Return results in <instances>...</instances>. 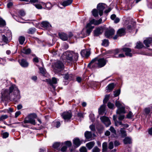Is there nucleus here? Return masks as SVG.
Instances as JSON below:
<instances>
[{
    "instance_id": "f257e3e1",
    "label": "nucleus",
    "mask_w": 152,
    "mask_h": 152,
    "mask_svg": "<svg viewBox=\"0 0 152 152\" xmlns=\"http://www.w3.org/2000/svg\"><path fill=\"white\" fill-rule=\"evenodd\" d=\"M107 61L104 58H99L96 57L93 59L88 64V66L92 68L96 67H102L105 65Z\"/></svg>"
},
{
    "instance_id": "f03ea898",
    "label": "nucleus",
    "mask_w": 152,
    "mask_h": 152,
    "mask_svg": "<svg viewBox=\"0 0 152 152\" xmlns=\"http://www.w3.org/2000/svg\"><path fill=\"white\" fill-rule=\"evenodd\" d=\"M10 92L13 94L10 96V99L12 100L15 102H18L20 99V92L18 88L15 85H12L10 87Z\"/></svg>"
},
{
    "instance_id": "7ed1b4c3",
    "label": "nucleus",
    "mask_w": 152,
    "mask_h": 152,
    "mask_svg": "<svg viewBox=\"0 0 152 152\" xmlns=\"http://www.w3.org/2000/svg\"><path fill=\"white\" fill-rule=\"evenodd\" d=\"M37 117V115L36 114L34 113L30 114L25 118L24 122L25 124L30 123L35 125L36 123L34 119Z\"/></svg>"
},
{
    "instance_id": "20e7f679",
    "label": "nucleus",
    "mask_w": 152,
    "mask_h": 152,
    "mask_svg": "<svg viewBox=\"0 0 152 152\" xmlns=\"http://www.w3.org/2000/svg\"><path fill=\"white\" fill-rule=\"evenodd\" d=\"M12 93L10 92L9 91L6 89H3L1 91V99L3 100L10 99V94Z\"/></svg>"
},
{
    "instance_id": "39448f33",
    "label": "nucleus",
    "mask_w": 152,
    "mask_h": 152,
    "mask_svg": "<svg viewBox=\"0 0 152 152\" xmlns=\"http://www.w3.org/2000/svg\"><path fill=\"white\" fill-rule=\"evenodd\" d=\"M64 67L63 63L60 61H58L54 64V71L58 73L63 69Z\"/></svg>"
},
{
    "instance_id": "423d86ee",
    "label": "nucleus",
    "mask_w": 152,
    "mask_h": 152,
    "mask_svg": "<svg viewBox=\"0 0 152 152\" xmlns=\"http://www.w3.org/2000/svg\"><path fill=\"white\" fill-rule=\"evenodd\" d=\"M115 31L113 28H110L106 29L105 32V36L107 38H110L114 34Z\"/></svg>"
},
{
    "instance_id": "0eeeda50",
    "label": "nucleus",
    "mask_w": 152,
    "mask_h": 152,
    "mask_svg": "<svg viewBox=\"0 0 152 152\" xmlns=\"http://www.w3.org/2000/svg\"><path fill=\"white\" fill-rule=\"evenodd\" d=\"M61 116L65 120H68L71 118L72 113L70 111L65 112L61 114Z\"/></svg>"
},
{
    "instance_id": "6e6552de",
    "label": "nucleus",
    "mask_w": 152,
    "mask_h": 152,
    "mask_svg": "<svg viewBox=\"0 0 152 152\" xmlns=\"http://www.w3.org/2000/svg\"><path fill=\"white\" fill-rule=\"evenodd\" d=\"M100 119L102 121L107 127L109 126L110 124V121L107 117L105 116H103L101 117Z\"/></svg>"
},
{
    "instance_id": "1a4fd4ad",
    "label": "nucleus",
    "mask_w": 152,
    "mask_h": 152,
    "mask_svg": "<svg viewBox=\"0 0 152 152\" xmlns=\"http://www.w3.org/2000/svg\"><path fill=\"white\" fill-rule=\"evenodd\" d=\"M105 4H99L97 6V10L99 12V14L100 16L103 15V11L105 9Z\"/></svg>"
},
{
    "instance_id": "9d476101",
    "label": "nucleus",
    "mask_w": 152,
    "mask_h": 152,
    "mask_svg": "<svg viewBox=\"0 0 152 152\" xmlns=\"http://www.w3.org/2000/svg\"><path fill=\"white\" fill-rule=\"evenodd\" d=\"M58 35L60 38L63 41H66L68 39V37H71L72 35V34H70L68 36L67 34L65 33H59Z\"/></svg>"
},
{
    "instance_id": "9b49d317",
    "label": "nucleus",
    "mask_w": 152,
    "mask_h": 152,
    "mask_svg": "<svg viewBox=\"0 0 152 152\" xmlns=\"http://www.w3.org/2000/svg\"><path fill=\"white\" fill-rule=\"evenodd\" d=\"M102 23V18H100L98 20H96L94 19H92L90 21L89 23H91V25L93 24L96 25H97Z\"/></svg>"
},
{
    "instance_id": "f8f14e48",
    "label": "nucleus",
    "mask_w": 152,
    "mask_h": 152,
    "mask_svg": "<svg viewBox=\"0 0 152 152\" xmlns=\"http://www.w3.org/2000/svg\"><path fill=\"white\" fill-rule=\"evenodd\" d=\"M58 80L55 77L52 78V80H49L48 82L52 86L54 89H55V86L53 85V84H56L57 83Z\"/></svg>"
},
{
    "instance_id": "ddd939ff",
    "label": "nucleus",
    "mask_w": 152,
    "mask_h": 152,
    "mask_svg": "<svg viewBox=\"0 0 152 152\" xmlns=\"http://www.w3.org/2000/svg\"><path fill=\"white\" fill-rule=\"evenodd\" d=\"M18 61L20 65L23 67H27L28 65V62L24 59L19 60Z\"/></svg>"
},
{
    "instance_id": "4468645a",
    "label": "nucleus",
    "mask_w": 152,
    "mask_h": 152,
    "mask_svg": "<svg viewBox=\"0 0 152 152\" xmlns=\"http://www.w3.org/2000/svg\"><path fill=\"white\" fill-rule=\"evenodd\" d=\"M80 54L82 56H85L87 58L90 55V50L88 49L86 50H82L80 52Z\"/></svg>"
},
{
    "instance_id": "2eb2a0df",
    "label": "nucleus",
    "mask_w": 152,
    "mask_h": 152,
    "mask_svg": "<svg viewBox=\"0 0 152 152\" xmlns=\"http://www.w3.org/2000/svg\"><path fill=\"white\" fill-rule=\"evenodd\" d=\"M123 51L125 52V54L126 56L129 57L132 56V54L130 53L132 50L130 48H122Z\"/></svg>"
},
{
    "instance_id": "dca6fc26",
    "label": "nucleus",
    "mask_w": 152,
    "mask_h": 152,
    "mask_svg": "<svg viewBox=\"0 0 152 152\" xmlns=\"http://www.w3.org/2000/svg\"><path fill=\"white\" fill-rule=\"evenodd\" d=\"M84 135L85 137L87 140H92L93 134L91 132L86 131L85 132Z\"/></svg>"
},
{
    "instance_id": "f3484780",
    "label": "nucleus",
    "mask_w": 152,
    "mask_h": 152,
    "mask_svg": "<svg viewBox=\"0 0 152 152\" xmlns=\"http://www.w3.org/2000/svg\"><path fill=\"white\" fill-rule=\"evenodd\" d=\"M41 26L42 27L46 29L48 28L51 26V25L50 23L47 21L42 22L41 23Z\"/></svg>"
},
{
    "instance_id": "a211bd4d",
    "label": "nucleus",
    "mask_w": 152,
    "mask_h": 152,
    "mask_svg": "<svg viewBox=\"0 0 152 152\" xmlns=\"http://www.w3.org/2000/svg\"><path fill=\"white\" fill-rule=\"evenodd\" d=\"M66 59L70 61H73V53L72 51L67 52L66 53Z\"/></svg>"
},
{
    "instance_id": "6ab92c4d",
    "label": "nucleus",
    "mask_w": 152,
    "mask_h": 152,
    "mask_svg": "<svg viewBox=\"0 0 152 152\" xmlns=\"http://www.w3.org/2000/svg\"><path fill=\"white\" fill-rule=\"evenodd\" d=\"M86 27L87 28L86 32L87 34H89L91 32L92 30L94 28V27L91 26V23H89L87 24Z\"/></svg>"
},
{
    "instance_id": "aec40b11",
    "label": "nucleus",
    "mask_w": 152,
    "mask_h": 152,
    "mask_svg": "<svg viewBox=\"0 0 152 152\" xmlns=\"http://www.w3.org/2000/svg\"><path fill=\"white\" fill-rule=\"evenodd\" d=\"M151 108L150 107H146L144 109L145 113L146 115H150L152 113V104L150 105Z\"/></svg>"
},
{
    "instance_id": "412c9836",
    "label": "nucleus",
    "mask_w": 152,
    "mask_h": 152,
    "mask_svg": "<svg viewBox=\"0 0 152 152\" xmlns=\"http://www.w3.org/2000/svg\"><path fill=\"white\" fill-rule=\"evenodd\" d=\"M103 29L102 27H99L97 28L94 31V35L96 36H98L102 33L101 31Z\"/></svg>"
},
{
    "instance_id": "4be33fe9",
    "label": "nucleus",
    "mask_w": 152,
    "mask_h": 152,
    "mask_svg": "<svg viewBox=\"0 0 152 152\" xmlns=\"http://www.w3.org/2000/svg\"><path fill=\"white\" fill-rule=\"evenodd\" d=\"M105 106L104 104L102 105L99 109V114L103 115L105 111Z\"/></svg>"
},
{
    "instance_id": "5701e85b",
    "label": "nucleus",
    "mask_w": 152,
    "mask_h": 152,
    "mask_svg": "<svg viewBox=\"0 0 152 152\" xmlns=\"http://www.w3.org/2000/svg\"><path fill=\"white\" fill-rule=\"evenodd\" d=\"M152 42V38H149L145 40L144 41V43L145 46L147 47H149V45Z\"/></svg>"
},
{
    "instance_id": "b1692460",
    "label": "nucleus",
    "mask_w": 152,
    "mask_h": 152,
    "mask_svg": "<svg viewBox=\"0 0 152 152\" xmlns=\"http://www.w3.org/2000/svg\"><path fill=\"white\" fill-rule=\"evenodd\" d=\"M73 143L77 147L79 146L81 144V142L78 138H75L73 140Z\"/></svg>"
},
{
    "instance_id": "393cba45",
    "label": "nucleus",
    "mask_w": 152,
    "mask_h": 152,
    "mask_svg": "<svg viewBox=\"0 0 152 152\" xmlns=\"http://www.w3.org/2000/svg\"><path fill=\"white\" fill-rule=\"evenodd\" d=\"M123 142L124 144H130L132 143V139L129 137H126L123 140Z\"/></svg>"
},
{
    "instance_id": "a878e982",
    "label": "nucleus",
    "mask_w": 152,
    "mask_h": 152,
    "mask_svg": "<svg viewBox=\"0 0 152 152\" xmlns=\"http://www.w3.org/2000/svg\"><path fill=\"white\" fill-rule=\"evenodd\" d=\"M117 34L119 36H121L125 34V30L124 28H121L118 30Z\"/></svg>"
},
{
    "instance_id": "bb28decb",
    "label": "nucleus",
    "mask_w": 152,
    "mask_h": 152,
    "mask_svg": "<svg viewBox=\"0 0 152 152\" xmlns=\"http://www.w3.org/2000/svg\"><path fill=\"white\" fill-rule=\"evenodd\" d=\"M116 113L117 114H120L121 113H125V107H119L117 110Z\"/></svg>"
},
{
    "instance_id": "cd10ccee",
    "label": "nucleus",
    "mask_w": 152,
    "mask_h": 152,
    "mask_svg": "<svg viewBox=\"0 0 152 152\" xmlns=\"http://www.w3.org/2000/svg\"><path fill=\"white\" fill-rule=\"evenodd\" d=\"M94 141L90 142L86 144V146L89 150L91 149L95 145Z\"/></svg>"
},
{
    "instance_id": "c85d7f7f",
    "label": "nucleus",
    "mask_w": 152,
    "mask_h": 152,
    "mask_svg": "<svg viewBox=\"0 0 152 152\" xmlns=\"http://www.w3.org/2000/svg\"><path fill=\"white\" fill-rule=\"evenodd\" d=\"M73 0H66L64 1L62 3V5L64 7L69 5L71 4Z\"/></svg>"
},
{
    "instance_id": "c756f323",
    "label": "nucleus",
    "mask_w": 152,
    "mask_h": 152,
    "mask_svg": "<svg viewBox=\"0 0 152 152\" xmlns=\"http://www.w3.org/2000/svg\"><path fill=\"white\" fill-rule=\"evenodd\" d=\"M114 85L113 83L109 84L107 87V90L109 92L112 91L114 88Z\"/></svg>"
},
{
    "instance_id": "7c9ffc66",
    "label": "nucleus",
    "mask_w": 152,
    "mask_h": 152,
    "mask_svg": "<svg viewBox=\"0 0 152 152\" xmlns=\"http://www.w3.org/2000/svg\"><path fill=\"white\" fill-rule=\"evenodd\" d=\"M72 53H73V61H77L78 57V53H75L73 51H72Z\"/></svg>"
},
{
    "instance_id": "2f4dec72",
    "label": "nucleus",
    "mask_w": 152,
    "mask_h": 152,
    "mask_svg": "<svg viewBox=\"0 0 152 152\" xmlns=\"http://www.w3.org/2000/svg\"><path fill=\"white\" fill-rule=\"evenodd\" d=\"M31 52V50L29 48H23L22 51V53H23L28 54L30 53Z\"/></svg>"
},
{
    "instance_id": "473e14b6",
    "label": "nucleus",
    "mask_w": 152,
    "mask_h": 152,
    "mask_svg": "<svg viewBox=\"0 0 152 152\" xmlns=\"http://www.w3.org/2000/svg\"><path fill=\"white\" fill-rule=\"evenodd\" d=\"M102 152H107V144L106 142H104L102 144Z\"/></svg>"
},
{
    "instance_id": "72a5a7b5",
    "label": "nucleus",
    "mask_w": 152,
    "mask_h": 152,
    "mask_svg": "<svg viewBox=\"0 0 152 152\" xmlns=\"http://www.w3.org/2000/svg\"><path fill=\"white\" fill-rule=\"evenodd\" d=\"M120 132L122 137H124L126 136V131L124 129L121 128L120 129Z\"/></svg>"
},
{
    "instance_id": "f704fd0d",
    "label": "nucleus",
    "mask_w": 152,
    "mask_h": 152,
    "mask_svg": "<svg viewBox=\"0 0 152 152\" xmlns=\"http://www.w3.org/2000/svg\"><path fill=\"white\" fill-rule=\"evenodd\" d=\"M144 47L142 43L140 42H137V43L135 48L137 49H140Z\"/></svg>"
},
{
    "instance_id": "c9c22d12",
    "label": "nucleus",
    "mask_w": 152,
    "mask_h": 152,
    "mask_svg": "<svg viewBox=\"0 0 152 152\" xmlns=\"http://www.w3.org/2000/svg\"><path fill=\"white\" fill-rule=\"evenodd\" d=\"M109 42L107 39H104L102 41V45L104 46H107L109 45Z\"/></svg>"
},
{
    "instance_id": "e433bc0d",
    "label": "nucleus",
    "mask_w": 152,
    "mask_h": 152,
    "mask_svg": "<svg viewBox=\"0 0 152 152\" xmlns=\"http://www.w3.org/2000/svg\"><path fill=\"white\" fill-rule=\"evenodd\" d=\"M8 37L7 35H6V36H5L4 35H2V41L6 43H7L8 42V40L7 38Z\"/></svg>"
},
{
    "instance_id": "4c0bfd02",
    "label": "nucleus",
    "mask_w": 152,
    "mask_h": 152,
    "mask_svg": "<svg viewBox=\"0 0 152 152\" xmlns=\"http://www.w3.org/2000/svg\"><path fill=\"white\" fill-rule=\"evenodd\" d=\"M98 10L96 9H94L92 11V14L95 17L98 16Z\"/></svg>"
},
{
    "instance_id": "58836bf2",
    "label": "nucleus",
    "mask_w": 152,
    "mask_h": 152,
    "mask_svg": "<svg viewBox=\"0 0 152 152\" xmlns=\"http://www.w3.org/2000/svg\"><path fill=\"white\" fill-rule=\"evenodd\" d=\"M19 40L20 44L22 45L25 40V38L24 37L21 36L19 37Z\"/></svg>"
},
{
    "instance_id": "ea45409f",
    "label": "nucleus",
    "mask_w": 152,
    "mask_h": 152,
    "mask_svg": "<svg viewBox=\"0 0 152 152\" xmlns=\"http://www.w3.org/2000/svg\"><path fill=\"white\" fill-rule=\"evenodd\" d=\"M6 25L5 21L0 17V27L4 26Z\"/></svg>"
},
{
    "instance_id": "a19ab883",
    "label": "nucleus",
    "mask_w": 152,
    "mask_h": 152,
    "mask_svg": "<svg viewBox=\"0 0 152 152\" xmlns=\"http://www.w3.org/2000/svg\"><path fill=\"white\" fill-rule=\"evenodd\" d=\"M36 31V29L34 28H31L29 29L28 33L29 34H33Z\"/></svg>"
},
{
    "instance_id": "79ce46f5",
    "label": "nucleus",
    "mask_w": 152,
    "mask_h": 152,
    "mask_svg": "<svg viewBox=\"0 0 152 152\" xmlns=\"http://www.w3.org/2000/svg\"><path fill=\"white\" fill-rule=\"evenodd\" d=\"M100 149L97 146H96L92 150V152H100Z\"/></svg>"
},
{
    "instance_id": "37998d69",
    "label": "nucleus",
    "mask_w": 152,
    "mask_h": 152,
    "mask_svg": "<svg viewBox=\"0 0 152 152\" xmlns=\"http://www.w3.org/2000/svg\"><path fill=\"white\" fill-rule=\"evenodd\" d=\"M120 89L116 91H114V94L115 97H116L118 96L120 94Z\"/></svg>"
},
{
    "instance_id": "c03bdc74",
    "label": "nucleus",
    "mask_w": 152,
    "mask_h": 152,
    "mask_svg": "<svg viewBox=\"0 0 152 152\" xmlns=\"http://www.w3.org/2000/svg\"><path fill=\"white\" fill-rule=\"evenodd\" d=\"M109 95H106L105 96V98L103 100V102L104 104L106 103L108 101L109 99Z\"/></svg>"
},
{
    "instance_id": "a18cd8bd",
    "label": "nucleus",
    "mask_w": 152,
    "mask_h": 152,
    "mask_svg": "<svg viewBox=\"0 0 152 152\" xmlns=\"http://www.w3.org/2000/svg\"><path fill=\"white\" fill-rule=\"evenodd\" d=\"M40 72L43 75L45 73V70L43 68L40 67L39 68Z\"/></svg>"
},
{
    "instance_id": "49530a36",
    "label": "nucleus",
    "mask_w": 152,
    "mask_h": 152,
    "mask_svg": "<svg viewBox=\"0 0 152 152\" xmlns=\"http://www.w3.org/2000/svg\"><path fill=\"white\" fill-rule=\"evenodd\" d=\"M107 106L110 109H113L114 107V104L110 102H108Z\"/></svg>"
},
{
    "instance_id": "de8ad7c7",
    "label": "nucleus",
    "mask_w": 152,
    "mask_h": 152,
    "mask_svg": "<svg viewBox=\"0 0 152 152\" xmlns=\"http://www.w3.org/2000/svg\"><path fill=\"white\" fill-rule=\"evenodd\" d=\"M60 146V144L59 142H55L53 145V147L55 148H57Z\"/></svg>"
},
{
    "instance_id": "09e8293b",
    "label": "nucleus",
    "mask_w": 152,
    "mask_h": 152,
    "mask_svg": "<svg viewBox=\"0 0 152 152\" xmlns=\"http://www.w3.org/2000/svg\"><path fill=\"white\" fill-rule=\"evenodd\" d=\"M89 117L90 119L92 122L94 121L95 118L94 117V115L93 114H91L89 115Z\"/></svg>"
},
{
    "instance_id": "8fccbe9b",
    "label": "nucleus",
    "mask_w": 152,
    "mask_h": 152,
    "mask_svg": "<svg viewBox=\"0 0 152 152\" xmlns=\"http://www.w3.org/2000/svg\"><path fill=\"white\" fill-rule=\"evenodd\" d=\"M110 131L113 133L115 134L116 133V131L114 129V128L113 126H111L109 129Z\"/></svg>"
},
{
    "instance_id": "3c124183",
    "label": "nucleus",
    "mask_w": 152,
    "mask_h": 152,
    "mask_svg": "<svg viewBox=\"0 0 152 152\" xmlns=\"http://www.w3.org/2000/svg\"><path fill=\"white\" fill-rule=\"evenodd\" d=\"M8 117L7 115H3L1 116L0 117V121L3 120L7 118Z\"/></svg>"
},
{
    "instance_id": "603ef678",
    "label": "nucleus",
    "mask_w": 152,
    "mask_h": 152,
    "mask_svg": "<svg viewBox=\"0 0 152 152\" xmlns=\"http://www.w3.org/2000/svg\"><path fill=\"white\" fill-rule=\"evenodd\" d=\"M115 126H118L119 125H123V124H122L121 121H115Z\"/></svg>"
},
{
    "instance_id": "864d4df0",
    "label": "nucleus",
    "mask_w": 152,
    "mask_h": 152,
    "mask_svg": "<svg viewBox=\"0 0 152 152\" xmlns=\"http://www.w3.org/2000/svg\"><path fill=\"white\" fill-rule=\"evenodd\" d=\"M9 134V133L7 132L3 133L2 134L3 138H7L8 137Z\"/></svg>"
},
{
    "instance_id": "5fc2aeb1",
    "label": "nucleus",
    "mask_w": 152,
    "mask_h": 152,
    "mask_svg": "<svg viewBox=\"0 0 152 152\" xmlns=\"http://www.w3.org/2000/svg\"><path fill=\"white\" fill-rule=\"evenodd\" d=\"M113 144L112 142H110L109 144L108 148L110 149H113Z\"/></svg>"
},
{
    "instance_id": "6e6d98bb",
    "label": "nucleus",
    "mask_w": 152,
    "mask_h": 152,
    "mask_svg": "<svg viewBox=\"0 0 152 152\" xmlns=\"http://www.w3.org/2000/svg\"><path fill=\"white\" fill-rule=\"evenodd\" d=\"M80 152H87V149L85 147H83L80 149Z\"/></svg>"
},
{
    "instance_id": "4d7b16f0",
    "label": "nucleus",
    "mask_w": 152,
    "mask_h": 152,
    "mask_svg": "<svg viewBox=\"0 0 152 152\" xmlns=\"http://www.w3.org/2000/svg\"><path fill=\"white\" fill-rule=\"evenodd\" d=\"M65 144L68 147H70L72 145L71 142L69 141L65 142Z\"/></svg>"
},
{
    "instance_id": "13d9d810",
    "label": "nucleus",
    "mask_w": 152,
    "mask_h": 152,
    "mask_svg": "<svg viewBox=\"0 0 152 152\" xmlns=\"http://www.w3.org/2000/svg\"><path fill=\"white\" fill-rule=\"evenodd\" d=\"M132 113L131 112H129L128 114L127 115L126 117L128 118H130L132 117Z\"/></svg>"
},
{
    "instance_id": "bf43d9fd",
    "label": "nucleus",
    "mask_w": 152,
    "mask_h": 152,
    "mask_svg": "<svg viewBox=\"0 0 152 152\" xmlns=\"http://www.w3.org/2000/svg\"><path fill=\"white\" fill-rule=\"evenodd\" d=\"M115 106L118 107V108L121 107V104L118 101H116L115 102Z\"/></svg>"
},
{
    "instance_id": "052dcab7",
    "label": "nucleus",
    "mask_w": 152,
    "mask_h": 152,
    "mask_svg": "<svg viewBox=\"0 0 152 152\" xmlns=\"http://www.w3.org/2000/svg\"><path fill=\"white\" fill-rule=\"evenodd\" d=\"M35 6L38 9H42V6L40 4H35Z\"/></svg>"
},
{
    "instance_id": "680f3d73",
    "label": "nucleus",
    "mask_w": 152,
    "mask_h": 152,
    "mask_svg": "<svg viewBox=\"0 0 152 152\" xmlns=\"http://www.w3.org/2000/svg\"><path fill=\"white\" fill-rule=\"evenodd\" d=\"M90 128L92 131H94L95 130V127L93 125H91L89 126Z\"/></svg>"
},
{
    "instance_id": "e2e57ef3",
    "label": "nucleus",
    "mask_w": 152,
    "mask_h": 152,
    "mask_svg": "<svg viewBox=\"0 0 152 152\" xmlns=\"http://www.w3.org/2000/svg\"><path fill=\"white\" fill-rule=\"evenodd\" d=\"M21 113V112L20 111L16 112L15 113V117L16 118H17Z\"/></svg>"
},
{
    "instance_id": "0e129e2a",
    "label": "nucleus",
    "mask_w": 152,
    "mask_h": 152,
    "mask_svg": "<svg viewBox=\"0 0 152 152\" xmlns=\"http://www.w3.org/2000/svg\"><path fill=\"white\" fill-rule=\"evenodd\" d=\"M13 5V3L12 2H9L7 5V6L8 8H10Z\"/></svg>"
},
{
    "instance_id": "69168bd1",
    "label": "nucleus",
    "mask_w": 152,
    "mask_h": 152,
    "mask_svg": "<svg viewBox=\"0 0 152 152\" xmlns=\"http://www.w3.org/2000/svg\"><path fill=\"white\" fill-rule=\"evenodd\" d=\"M20 14L22 16H24L25 15V12L23 10H21L19 12Z\"/></svg>"
},
{
    "instance_id": "338daca9",
    "label": "nucleus",
    "mask_w": 152,
    "mask_h": 152,
    "mask_svg": "<svg viewBox=\"0 0 152 152\" xmlns=\"http://www.w3.org/2000/svg\"><path fill=\"white\" fill-rule=\"evenodd\" d=\"M64 77L65 79L68 80L69 78V74L68 73L65 74Z\"/></svg>"
},
{
    "instance_id": "774afa93",
    "label": "nucleus",
    "mask_w": 152,
    "mask_h": 152,
    "mask_svg": "<svg viewBox=\"0 0 152 152\" xmlns=\"http://www.w3.org/2000/svg\"><path fill=\"white\" fill-rule=\"evenodd\" d=\"M124 115H120L118 117V119L120 121L122 120L124 118Z\"/></svg>"
}]
</instances>
